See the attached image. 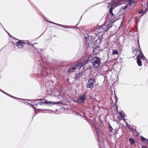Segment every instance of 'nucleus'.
Segmentation results:
<instances>
[{
	"label": "nucleus",
	"instance_id": "nucleus-3",
	"mask_svg": "<svg viewBox=\"0 0 148 148\" xmlns=\"http://www.w3.org/2000/svg\"><path fill=\"white\" fill-rule=\"evenodd\" d=\"M86 98V96L85 94H83L82 95H81L76 101V102L79 104L84 103Z\"/></svg>",
	"mask_w": 148,
	"mask_h": 148
},
{
	"label": "nucleus",
	"instance_id": "nucleus-12",
	"mask_svg": "<svg viewBox=\"0 0 148 148\" xmlns=\"http://www.w3.org/2000/svg\"><path fill=\"white\" fill-rule=\"evenodd\" d=\"M129 141L130 142L131 145H132L135 143V141L134 139L132 138H130L129 139Z\"/></svg>",
	"mask_w": 148,
	"mask_h": 148
},
{
	"label": "nucleus",
	"instance_id": "nucleus-5",
	"mask_svg": "<svg viewBox=\"0 0 148 148\" xmlns=\"http://www.w3.org/2000/svg\"><path fill=\"white\" fill-rule=\"evenodd\" d=\"M138 47L139 48V50H140L139 51L140 52V53L137 57L136 59H141L142 60H145V57H144V56L143 55L142 53L141 52V51L140 49V46L139 45V44L138 40Z\"/></svg>",
	"mask_w": 148,
	"mask_h": 148
},
{
	"label": "nucleus",
	"instance_id": "nucleus-4",
	"mask_svg": "<svg viewBox=\"0 0 148 148\" xmlns=\"http://www.w3.org/2000/svg\"><path fill=\"white\" fill-rule=\"evenodd\" d=\"M95 81L93 79L90 78L88 80L86 85V87L90 88H92L94 87V83Z\"/></svg>",
	"mask_w": 148,
	"mask_h": 148
},
{
	"label": "nucleus",
	"instance_id": "nucleus-27",
	"mask_svg": "<svg viewBox=\"0 0 148 148\" xmlns=\"http://www.w3.org/2000/svg\"><path fill=\"white\" fill-rule=\"evenodd\" d=\"M0 91L1 92H2V91H3L2 90H1V89H0Z\"/></svg>",
	"mask_w": 148,
	"mask_h": 148
},
{
	"label": "nucleus",
	"instance_id": "nucleus-22",
	"mask_svg": "<svg viewBox=\"0 0 148 148\" xmlns=\"http://www.w3.org/2000/svg\"><path fill=\"white\" fill-rule=\"evenodd\" d=\"M141 139L142 140L144 141V140H147V139H146V138L143 137H142L141 138Z\"/></svg>",
	"mask_w": 148,
	"mask_h": 148
},
{
	"label": "nucleus",
	"instance_id": "nucleus-23",
	"mask_svg": "<svg viewBox=\"0 0 148 148\" xmlns=\"http://www.w3.org/2000/svg\"><path fill=\"white\" fill-rule=\"evenodd\" d=\"M143 10H141L140 11H139V14H141V13H143Z\"/></svg>",
	"mask_w": 148,
	"mask_h": 148
},
{
	"label": "nucleus",
	"instance_id": "nucleus-1",
	"mask_svg": "<svg viewBox=\"0 0 148 148\" xmlns=\"http://www.w3.org/2000/svg\"><path fill=\"white\" fill-rule=\"evenodd\" d=\"M89 61V60L87 59L86 60L82 62L79 63L73 66L70 67L69 69V71L70 72H73L76 69L79 70L81 67L84 66L86 64L88 63Z\"/></svg>",
	"mask_w": 148,
	"mask_h": 148
},
{
	"label": "nucleus",
	"instance_id": "nucleus-16",
	"mask_svg": "<svg viewBox=\"0 0 148 148\" xmlns=\"http://www.w3.org/2000/svg\"><path fill=\"white\" fill-rule=\"evenodd\" d=\"M2 92H3V93H4L5 94L10 97H11L14 98H15V99H18V98H16V97H14L13 96H12L11 95H10L9 94L5 92L4 91H2Z\"/></svg>",
	"mask_w": 148,
	"mask_h": 148
},
{
	"label": "nucleus",
	"instance_id": "nucleus-10",
	"mask_svg": "<svg viewBox=\"0 0 148 148\" xmlns=\"http://www.w3.org/2000/svg\"><path fill=\"white\" fill-rule=\"evenodd\" d=\"M47 21L48 22H49L50 23H53V24H55V25H59V26H61V27H64V28H70V27H69V26H65V25H63L59 24H57V23H55L53 22L49 21Z\"/></svg>",
	"mask_w": 148,
	"mask_h": 148
},
{
	"label": "nucleus",
	"instance_id": "nucleus-6",
	"mask_svg": "<svg viewBox=\"0 0 148 148\" xmlns=\"http://www.w3.org/2000/svg\"><path fill=\"white\" fill-rule=\"evenodd\" d=\"M25 44L24 42H22L21 41H19L16 43V45L18 48H21L25 45Z\"/></svg>",
	"mask_w": 148,
	"mask_h": 148
},
{
	"label": "nucleus",
	"instance_id": "nucleus-13",
	"mask_svg": "<svg viewBox=\"0 0 148 148\" xmlns=\"http://www.w3.org/2000/svg\"><path fill=\"white\" fill-rule=\"evenodd\" d=\"M61 101H57L56 102H49V103H52L53 104H60L61 103Z\"/></svg>",
	"mask_w": 148,
	"mask_h": 148
},
{
	"label": "nucleus",
	"instance_id": "nucleus-9",
	"mask_svg": "<svg viewBox=\"0 0 148 148\" xmlns=\"http://www.w3.org/2000/svg\"><path fill=\"white\" fill-rule=\"evenodd\" d=\"M119 114L121 116V117L122 118L123 120L125 121V114L123 111H121L119 112Z\"/></svg>",
	"mask_w": 148,
	"mask_h": 148
},
{
	"label": "nucleus",
	"instance_id": "nucleus-24",
	"mask_svg": "<svg viewBox=\"0 0 148 148\" xmlns=\"http://www.w3.org/2000/svg\"><path fill=\"white\" fill-rule=\"evenodd\" d=\"M142 148H147L146 146L143 145L142 146Z\"/></svg>",
	"mask_w": 148,
	"mask_h": 148
},
{
	"label": "nucleus",
	"instance_id": "nucleus-2",
	"mask_svg": "<svg viewBox=\"0 0 148 148\" xmlns=\"http://www.w3.org/2000/svg\"><path fill=\"white\" fill-rule=\"evenodd\" d=\"M91 62L93 67L95 68H97L101 63L100 58L97 57H95L92 59Z\"/></svg>",
	"mask_w": 148,
	"mask_h": 148
},
{
	"label": "nucleus",
	"instance_id": "nucleus-25",
	"mask_svg": "<svg viewBox=\"0 0 148 148\" xmlns=\"http://www.w3.org/2000/svg\"><path fill=\"white\" fill-rule=\"evenodd\" d=\"M89 69H90L91 70L93 69V67H91V68H89Z\"/></svg>",
	"mask_w": 148,
	"mask_h": 148
},
{
	"label": "nucleus",
	"instance_id": "nucleus-18",
	"mask_svg": "<svg viewBox=\"0 0 148 148\" xmlns=\"http://www.w3.org/2000/svg\"><path fill=\"white\" fill-rule=\"evenodd\" d=\"M130 6L129 4H127L126 5H125V6L123 7V8L122 9L123 10H125L126 9H127L128 6Z\"/></svg>",
	"mask_w": 148,
	"mask_h": 148
},
{
	"label": "nucleus",
	"instance_id": "nucleus-19",
	"mask_svg": "<svg viewBox=\"0 0 148 148\" xmlns=\"http://www.w3.org/2000/svg\"><path fill=\"white\" fill-rule=\"evenodd\" d=\"M126 126L128 127L129 129H131V126L130 125H129L126 122Z\"/></svg>",
	"mask_w": 148,
	"mask_h": 148
},
{
	"label": "nucleus",
	"instance_id": "nucleus-7",
	"mask_svg": "<svg viewBox=\"0 0 148 148\" xmlns=\"http://www.w3.org/2000/svg\"><path fill=\"white\" fill-rule=\"evenodd\" d=\"M36 102H37L38 104H40L42 105L43 104H44L45 103L46 101L43 99H36Z\"/></svg>",
	"mask_w": 148,
	"mask_h": 148
},
{
	"label": "nucleus",
	"instance_id": "nucleus-29",
	"mask_svg": "<svg viewBox=\"0 0 148 148\" xmlns=\"http://www.w3.org/2000/svg\"><path fill=\"white\" fill-rule=\"evenodd\" d=\"M146 141H147L148 142V139H147V140Z\"/></svg>",
	"mask_w": 148,
	"mask_h": 148
},
{
	"label": "nucleus",
	"instance_id": "nucleus-15",
	"mask_svg": "<svg viewBox=\"0 0 148 148\" xmlns=\"http://www.w3.org/2000/svg\"><path fill=\"white\" fill-rule=\"evenodd\" d=\"M36 100H34L33 101V104H32V105H31H31H32V107L34 108V109L35 110V108H34V107L33 106H34L35 105H37L38 104V103H37V102H36Z\"/></svg>",
	"mask_w": 148,
	"mask_h": 148
},
{
	"label": "nucleus",
	"instance_id": "nucleus-17",
	"mask_svg": "<svg viewBox=\"0 0 148 148\" xmlns=\"http://www.w3.org/2000/svg\"><path fill=\"white\" fill-rule=\"evenodd\" d=\"M134 1L133 0H130L127 4H129V5H130L132 4V3H134Z\"/></svg>",
	"mask_w": 148,
	"mask_h": 148
},
{
	"label": "nucleus",
	"instance_id": "nucleus-26",
	"mask_svg": "<svg viewBox=\"0 0 148 148\" xmlns=\"http://www.w3.org/2000/svg\"><path fill=\"white\" fill-rule=\"evenodd\" d=\"M84 117V119H85V120L87 119V118H86V117Z\"/></svg>",
	"mask_w": 148,
	"mask_h": 148
},
{
	"label": "nucleus",
	"instance_id": "nucleus-14",
	"mask_svg": "<svg viewBox=\"0 0 148 148\" xmlns=\"http://www.w3.org/2000/svg\"><path fill=\"white\" fill-rule=\"evenodd\" d=\"M112 53L113 55L118 54V52L117 50L114 49Z\"/></svg>",
	"mask_w": 148,
	"mask_h": 148
},
{
	"label": "nucleus",
	"instance_id": "nucleus-28",
	"mask_svg": "<svg viewBox=\"0 0 148 148\" xmlns=\"http://www.w3.org/2000/svg\"><path fill=\"white\" fill-rule=\"evenodd\" d=\"M0 91L1 92H2V91H3L2 90H1V89H0Z\"/></svg>",
	"mask_w": 148,
	"mask_h": 148
},
{
	"label": "nucleus",
	"instance_id": "nucleus-8",
	"mask_svg": "<svg viewBox=\"0 0 148 148\" xmlns=\"http://www.w3.org/2000/svg\"><path fill=\"white\" fill-rule=\"evenodd\" d=\"M93 52L95 53V54L98 53L100 51L99 46H98L95 47L93 49Z\"/></svg>",
	"mask_w": 148,
	"mask_h": 148
},
{
	"label": "nucleus",
	"instance_id": "nucleus-21",
	"mask_svg": "<svg viewBox=\"0 0 148 148\" xmlns=\"http://www.w3.org/2000/svg\"><path fill=\"white\" fill-rule=\"evenodd\" d=\"M109 130L111 132H112L113 128L110 125V126Z\"/></svg>",
	"mask_w": 148,
	"mask_h": 148
},
{
	"label": "nucleus",
	"instance_id": "nucleus-30",
	"mask_svg": "<svg viewBox=\"0 0 148 148\" xmlns=\"http://www.w3.org/2000/svg\"><path fill=\"white\" fill-rule=\"evenodd\" d=\"M77 113V114H79V113Z\"/></svg>",
	"mask_w": 148,
	"mask_h": 148
},
{
	"label": "nucleus",
	"instance_id": "nucleus-11",
	"mask_svg": "<svg viewBox=\"0 0 148 148\" xmlns=\"http://www.w3.org/2000/svg\"><path fill=\"white\" fill-rule=\"evenodd\" d=\"M137 59V62L138 64V65L139 66H142V62L139 59Z\"/></svg>",
	"mask_w": 148,
	"mask_h": 148
},
{
	"label": "nucleus",
	"instance_id": "nucleus-20",
	"mask_svg": "<svg viewBox=\"0 0 148 148\" xmlns=\"http://www.w3.org/2000/svg\"><path fill=\"white\" fill-rule=\"evenodd\" d=\"M80 78V75L79 74L77 75L75 77V78L76 79H79Z\"/></svg>",
	"mask_w": 148,
	"mask_h": 148
}]
</instances>
